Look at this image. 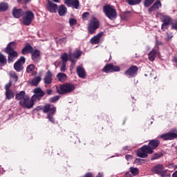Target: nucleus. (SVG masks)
Masks as SVG:
<instances>
[{"mask_svg":"<svg viewBox=\"0 0 177 177\" xmlns=\"http://www.w3.org/2000/svg\"><path fill=\"white\" fill-rule=\"evenodd\" d=\"M84 177H93V176H92V174H91V173H87V174L84 176Z\"/></svg>","mask_w":177,"mask_h":177,"instance_id":"55","label":"nucleus"},{"mask_svg":"<svg viewBox=\"0 0 177 177\" xmlns=\"http://www.w3.org/2000/svg\"><path fill=\"white\" fill-rule=\"evenodd\" d=\"M41 82V76H37L32 80V85L37 86Z\"/></svg>","mask_w":177,"mask_h":177,"instance_id":"32","label":"nucleus"},{"mask_svg":"<svg viewBox=\"0 0 177 177\" xmlns=\"http://www.w3.org/2000/svg\"><path fill=\"white\" fill-rule=\"evenodd\" d=\"M61 59L64 64H67V61L69 60L73 64H75V59L71 58V54H69L68 57L67 53H64L61 55Z\"/></svg>","mask_w":177,"mask_h":177,"instance_id":"15","label":"nucleus"},{"mask_svg":"<svg viewBox=\"0 0 177 177\" xmlns=\"http://www.w3.org/2000/svg\"><path fill=\"white\" fill-rule=\"evenodd\" d=\"M6 97L8 100H10L15 97V93L12 90H8L6 91Z\"/></svg>","mask_w":177,"mask_h":177,"instance_id":"30","label":"nucleus"},{"mask_svg":"<svg viewBox=\"0 0 177 177\" xmlns=\"http://www.w3.org/2000/svg\"><path fill=\"white\" fill-rule=\"evenodd\" d=\"M97 177H103V173H98Z\"/></svg>","mask_w":177,"mask_h":177,"instance_id":"58","label":"nucleus"},{"mask_svg":"<svg viewBox=\"0 0 177 177\" xmlns=\"http://www.w3.org/2000/svg\"><path fill=\"white\" fill-rule=\"evenodd\" d=\"M57 78L59 82H66L67 80V75L63 73H59L57 74Z\"/></svg>","mask_w":177,"mask_h":177,"instance_id":"27","label":"nucleus"},{"mask_svg":"<svg viewBox=\"0 0 177 177\" xmlns=\"http://www.w3.org/2000/svg\"><path fill=\"white\" fill-rule=\"evenodd\" d=\"M25 2L26 3L29 2V1L28 0H25Z\"/></svg>","mask_w":177,"mask_h":177,"instance_id":"64","label":"nucleus"},{"mask_svg":"<svg viewBox=\"0 0 177 177\" xmlns=\"http://www.w3.org/2000/svg\"><path fill=\"white\" fill-rule=\"evenodd\" d=\"M147 154H151V149L147 147V145L142 147L137 151L138 157H140L141 158H146L147 157Z\"/></svg>","mask_w":177,"mask_h":177,"instance_id":"9","label":"nucleus"},{"mask_svg":"<svg viewBox=\"0 0 177 177\" xmlns=\"http://www.w3.org/2000/svg\"><path fill=\"white\" fill-rule=\"evenodd\" d=\"M28 96V95H26V92L24 91H22L16 94L15 99L21 102V100H24V99H25Z\"/></svg>","mask_w":177,"mask_h":177,"instance_id":"24","label":"nucleus"},{"mask_svg":"<svg viewBox=\"0 0 177 177\" xmlns=\"http://www.w3.org/2000/svg\"><path fill=\"white\" fill-rule=\"evenodd\" d=\"M17 45L16 42H10L5 49L6 53L8 55V63L13 62L15 59H17V56H19L17 52L15 51Z\"/></svg>","mask_w":177,"mask_h":177,"instance_id":"1","label":"nucleus"},{"mask_svg":"<svg viewBox=\"0 0 177 177\" xmlns=\"http://www.w3.org/2000/svg\"><path fill=\"white\" fill-rule=\"evenodd\" d=\"M129 171L131 174L133 175V176H136V175H139V169L136 167H130Z\"/></svg>","mask_w":177,"mask_h":177,"instance_id":"34","label":"nucleus"},{"mask_svg":"<svg viewBox=\"0 0 177 177\" xmlns=\"http://www.w3.org/2000/svg\"><path fill=\"white\" fill-rule=\"evenodd\" d=\"M0 63L1 64H6V57H5V55H3V54L0 53Z\"/></svg>","mask_w":177,"mask_h":177,"instance_id":"37","label":"nucleus"},{"mask_svg":"<svg viewBox=\"0 0 177 177\" xmlns=\"http://www.w3.org/2000/svg\"><path fill=\"white\" fill-rule=\"evenodd\" d=\"M53 2H56L57 3H59L60 2V0H53Z\"/></svg>","mask_w":177,"mask_h":177,"instance_id":"60","label":"nucleus"},{"mask_svg":"<svg viewBox=\"0 0 177 177\" xmlns=\"http://www.w3.org/2000/svg\"><path fill=\"white\" fill-rule=\"evenodd\" d=\"M59 99H60V96L56 95V96L51 97L50 99V103H56V102H57V100H59Z\"/></svg>","mask_w":177,"mask_h":177,"instance_id":"39","label":"nucleus"},{"mask_svg":"<svg viewBox=\"0 0 177 177\" xmlns=\"http://www.w3.org/2000/svg\"><path fill=\"white\" fill-rule=\"evenodd\" d=\"M35 68V66H34V64H30V65L27 66L26 71H27V73H31V72H32V71Z\"/></svg>","mask_w":177,"mask_h":177,"instance_id":"40","label":"nucleus"},{"mask_svg":"<svg viewBox=\"0 0 177 177\" xmlns=\"http://www.w3.org/2000/svg\"><path fill=\"white\" fill-rule=\"evenodd\" d=\"M161 153H155L153 155L151 160H157L158 158H160V157H161Z\"/></svg>","mask_w":177,"mask_h":177,"instance_id":"44","label":"nucleus"},{"mask_svg":"<svg viewBox=\"0 0 177 177\" xmlns=\"http://www.w3.org/2000/svg\"><path fill=\"white\" fill-rule=\"evenodd\" d=\"M24 63H26V58L24 57H21V58H19L14 64L15 70H16V71H21Z\"/></svg>","mask_w":177,"mask_h":177,"instance_id":"14","label":"nucleus"},{"mask_svg":"<svg viewBox=\"0 0 177 177\" xmlns=\"http://www.w3.org/2000/svg\"><path fill=\"white\" fill-rule=\"evenodd\" d=\"M42 110L43 113H48L47 118H48L50 122L55 124V118H53V115H55V113H56V107L53 105L47 104L43 106Z\"/></svg>","mask_w":177,"mask_h":177,"instance_id":"3","label":"nucleus"},{"mask_svg":"<svg viewBox=\"0 0 177 177\" xmlns=\"http://www.w3.org/2000/svg\"><path fill=\"white\" fill-rule=\"evenodd\" d=\"M82 52L80 50H76L73 55H71V57H74V59H77V57H80L82 55Z\"/></svg>","mask_w":177,"mask_h":177,"instance_id":"38","label":"nucleus"},{"mask_svg":"<svg viewBox=\"0 0 177 177\" xmlns=\"http://www.w3.org/2000/svg\"><path fill=\"white\" fill-rule=\"evenodd\" d=\"M159 145H160V140H152L149 142L147 147H149V149H151V153H152L153 150H154V149H157V147H158Z\"/></svg>","mask_w":177,"mask_h":177,"instance_id":"19","label":"nucleus"},{"mask_svg":"<svg viewBox=\"0 0 177 177\" xmlns=\"http://www.w3.org/2000/svg\"><path fill=\"white\" fill-rule=\"evenodd\" d=\"M35 95L32 96V100L37 102V100H39L40 97H42L45 95V93L41 88H36L33 90Z\"/></svg>","mask_w":177,"mask_h":177,"instance_id":"12","label":"nucleus"},{"mask_svg":"<svg viewBox=\"0 0 177 177\" xmlns=\"http://www.w3.org/2000/svg\"><path fill=\"white\" fill-rule=\"evenodd\" d=\"M77 74L79 75L80 78L84 79L86 77V73H85V69L82 68V66H77Z\"/></svg>","mask_w":177,"mask_h":177,"instance_id":"21","label":"nucleus"},{"mask_svg":"<svg viewBox=\"0 0 177 177\" xmlns=\"http://www.w3.org/2000/svg\"><path fill=\"white\" fill-rule=\"evenodd\" d=\"M126 176H131V174L129 173H127Z\"/></svg>","mask_w":177,"mask_h":177,"instance_id":"61","label":"nucleus"},{"mask_svg":"<svg viewBox=\"0 0 177 177\" xmlns=\"http://www.w3.org/2000/svg\"><path fill=\"white\" fill-rule=\"evenodd\" d=\"M120 66H114L113 64H106L102 69V71L106 73L120 71Z\"/></svg>","mask_w":177,"mask_h":177,"instance_id":"11","label":"nucleus"},{"mask_svg":"<svg viewBox=\"0 0 177 177\" xmlns=\"http://www.w3.org/2000/svg\"><path fill=\"white\" fill-rule=\"evenodd\" d=\"M103 12L109 20H114L117 19V10H115L113 6L110 5L104 6Z\"/></svg>","mask_w":177,"mask_h":177,"instance_id":"4","label":"nucleus"},{"mask_svg":"<svg viewBox=\"0 0 177 177\" xmlns=\"http://www.w3.org/2000/svg\"><path fill=\"white\" fill-rule=\"evenodd\" d=\"M67 39L66 37L60 38L57 41V44H64L66 42Z\"/></svg>","mask_w":177,"mask_h":177,"instance_id":"45","label":"nucleus"},{"mask_svg":"<svg viewBox=\"0 0 177 177\" xmlns=\"http://www.w3.org/2000/svg\"><path fill=\"white\" fill-rule=\"evenodd\" d=\"M156 45H162V43L161 41H156Z\"/></svg>","mask_w":177,"mask_h":177,"instance_id":"56","label":"nucleus"},{"mask_svg":"<svg viewBox=\"0 0 177 177\" xmlns=\"http://www.w3.org/2000/svg\"><path fill=\"white\" fill-rule=\"evenodd\" d=\"M128 150V147H126L123 149V151H127Z\"/></svg>","mask_w":177,"mask_h":177,"instance_id":"59","label":"nucleus"},{"mask_svg":"<svg viewBox=\"0 0 177 177\" xmlns=\"http://www.w3.org/2000/svg\"><path fill=\"white\" fill-rule=\"evenodd\" d=\"M153 2H154V0H145L144 5L146 6V8H149V6H150Z\"/></svg>","mask_w":177,"mask_h":177,"instance_id":"41","label":"nucleus"},{"mask_svg":"<svg viewBox=\"0 0 177 177\" xmlns=\"http://www.w3.org/2000/svg\"><path fill=\"white\" fill-rule=\"evenodd\" d=\"M172 28L174 30H177V22H175L172 24Z\"/></svg>","mask_w":177,"mask_h":177,"instance_id":"52","label":"nucleus"},{"mask_svg":"<svg viewBox=\"0 0 177 177\" xmlns=\"http://www.w3.org/2000/svg\"><path fill=\"white\" fill-rule=\"evenodd\" d=\"M40 59L41 55L39 50H35V51H33L32 53V59L33 60V62L37 63V62H39Z\"/></svg>","mask_w":177,"mask_h":177,"instance_id":"22","label":"nucleus"},{"mask_svg":"<svg viewBox=\"0 0 177 177\" xmlns=\"http://www.w3.org/2000/svg\"><path fill=\"white\" fill-rule=\"evenodd\" d=\"M59 16H64L67 13V8L64 5H61L58 8Z\"/></svg>","mask_w":177,"mask_h":177,"instance_id":"28","label":"nucleus"},{"mask_svg":"<svg viewBox=\"0 0 177 177\" xmlns=\"http://www.w3.org/2000/svg\"><path fill=\"white\" fill-rule=\"evenodd\" d=\"M66 64H67L62 63V65L60 68V71H62V72L66 71Z\"/></svg>","mask_w":177,"mask_h":177,"instance_id":"47","label":"nucleus"},{"mask_svg":"<svg viewBox=\"0 0 177 177\" xmlns=\"http://www.w3.org/2000/svg\"><path fill=\"white\" fill-rule=\"evenodd\" d=\"M10 77H11L15 82H17V80H19V76H17V74L13 71L10 72Z\"/></svg>","mask_w":177,"mask_h":177,"instance_id":"35","label":"nucleus"},{"mask_svg":"<svg viewBox=\"0 0 177 177\" xmlns=\"http://www.w3.org/2000/svg\"><path fill=\"white\" fill-rule=\"evenodd\" d=\"M32 50V46H31V45L30 44H26L25 47L22 49L21 53L23 55H28V53H31Z\"/></svg>","mask_w":177,"mask_h":177,"instance_id":"23","label":"nucleus"},{"mask_svg":"<svg viewBox=\"0 0 177 177\" xmlns=\"http://www.w3.org/2000/svg\"><path fill=\"white\" fill-rule=\"evenodd\" d=\"M53 74H52V72H50V71H48L44 79V83L47 85L52 84V81L53 80Z\"/></svg>","mask_w":177,"mask_h":177,"instance_id":"17","label":"nucleus"},{"mask_svg":"<svg viewBox=\"0 0 177 177\" xmlns=\"http://www.w3.org/2000/svg\"><path fill=\"white\" fill-rule=\"evenodd\" d=\"M129 5H139L142 0H127Z\"/></svg>","mask_w":177,"mask_h":177,"instance_id":"36","label":"nucleus"},{"mask_svg":"<svg viewBox=\"0 0 177 177\" xmlns=\"http://www.w3.org/2000/svg\"><path fill=\"white\" fill-rule=\"evenodd\" d=\"M75 89V86L71 83L61 84L59 87L57 86V93L59 95H66L73 92Z\"/></svg>","mask_w":177,"mask_h":177,"instance_id":"2","label":"nucleus"},{"mask_svg":"<svg viewBox=\"0 0 177 177\" xmlns=\"http://www.w3.org/2000/svg\"><path fill=\"white\" fill-rule=\"evenodd\" d=\"M172 177H177V171L172 174Z\"/></svg>","mask_w":177,"mask_h":177,"instance_id":"57","label":"nucleus"},{"mask_svg":"<svg viewBox=\"0 0 177 177\" xmlns=\"http://www.w3.org/2000/svg\"><path fill=\"white\" fill-rule=\"evenodd\" d=\"M11 85H12V84H10V83L6 84V87H5L6 91H10V88Z\"/></svg>","mask_w":177,"mask_h":177,"instance_id":"48","label":"nucleus"},{"mask_svg":"<svg viewBox=\"0 0 177 177\" xmlns=\"http://www.w3.org/2000/svg\"><path fill=\"white\" fill-rule=\"evenodd\" d=\"M138 66H132L127 71L124 72L125 75L129 77V78H133V77H136L138 74Z\"/></svg>","mask_w":177,"mask_h":177,"instance_id":"10","label":"nucleus"},{"mask_svg":"<svg viewBox=\"0 0 177 177\" xmlns=\"http://www.w3.org/2000/svg\"><path fill=\"white\" fill-rule=\"evenodd\" d=\"M52 89H48L46 90V93L48 94V95H52Z\"/></svg>","mask_w":177,"mask_h":177,"instance_id":"54","label":"nucleus"},{"mask_svg":"<svg viewBox=\"0 0 177 177\" xmlns=\"http://www.w3.org/2000/svg\"><path fill=\"white\" fill-rule=\"evenodd\" d=\"M153 2H154V0H145L144 5L146 6V8H149V6H150Z\"/></svg>","mask_w":177,"mask_h":177,"instance_id":"42","label":"nucleus"},{"mask_svg":"<svg viewBox=\"0 0 177 177\" xmlns=\"http://www.w3.org/2000/svg\"><path fill=\"white\" fill-rule=\"evenodd\" d=\"M89 17V12H84L82 15V19L83 20H88V18Z\"/></svg>","mask_w":177,"mask_h":177,"instance_id":"46","label":"nucleus"},{"mask_svg":"<svg viewBox=\"0 0 177 177\" xmlns=\"http://www.w3.org/2000/svg\"><path fill=\"white\" fill-rule=\"evenodd\" d=\"M142 159L140 158H136L134 161V164H139V162H140Z\"/></svg>","mask_w":177,"mask_h":177,"instance_id":"53","label":"nucleus"},{"mask_svg":"<svg viewBox=\"0 0 177 177\" xmlns=\"http://www.w3.org/2000/svg\"><path fill=\"white\" fill-rule=\"evenodd\" d=\"M32 20H34V12L31 10L24 12L22 15V23L25 26H30Z\"/></svg>","mask_w":177,"mask_h":177,"instance_id":"6","label":"nucleus"},{"mask_svg":"<svg viewBox=\"0 0 177 177\" xmlns=\"http://www.w3.org/2000/svg\"><path fill=\"white\" fill-rule=\"evenodd\" d=\"M156 55H160V53L158 51H156V50L152 49V50L149 53V60L150 62H154Z\"/></svg>","mask_w":177,"mask_h":177,"instance_id":"26","label":"nucleus"},{"mask_svg":"<svg viewBox=\"0 0 177 177\" xmlns=\"http://www.w3.org/2000/svg\"><path fill=\"white\" fill-rule=\"evenodd\" d=\"M168 170L164 169L163 164H158L153 166L151 169V171L154 174H157V175H160L161 177H167L169 176V174H167Z\"/></svg>","mask_w":177,"mask_h":177,"instance_id":"5","label":"nucleus"},{"mask_svg":"<svg viewBox=\"0 0 177 177\" xmlns=\"http://www.w3.org/2000/svg\"><path fill=\"white\" fill-rule=\"evenodd\" d=\"M160 138L163 140H174V139H176L177 138V131L176 133L168 132L166 133H163L160 136Z\"/></svg>","mask_w":177,"mask_h":177,"instance_id":"13","label":"nucleus"},{"mask_svg":"<svg viewBox=\"0 0 177 177\" xmlns=\"http://www.w3.org/2000/svg\"><path fill=\"white\" fill-rule=\"evenodd\" d=\"M162 23H165V24H167L169 26L171 24V21H172V19L171 17L167 16V15H162L161 17Z\"/></svg>","mask_w":177,"mask_h":177,"instance_id":"29","label":"nucleus"},{"mask_svg":"<svg viewBox=\"0 0 177 177\" xmlns=\"http://www.w3.org/2000/svg\"><path fill=\"white\" fill-rule=\"evenodd\" d=\"M100 23L95 17H92L88 24L89 34H93L99 28Z\"/></svg>","mask_w":177,"mask_h":177,"instance_id":"7","label":"nucleus"},{"mask_svg":"<svg viewBox=\"0 0 177 177\" xmlns=\"http://www.w3.org/2000/svg\"><path fill=\"white\" fill-rule=\"evenodd\" d=\"M72 6L73 8H75V9H78V7L80 6V1H78V0H72L70 6Z\"/></svg>","mask_w":177,"mask_h":177,"instance_id":"31","label":"nucleus"},{"mask_svg":"<svg viewBox=\"0 0 177 177\" xmlns=\"http://www.w3.org/2000/svg\"><path fill=\"white\" fill-rule=\"evenodd\" d=\"M69 24L71 27H73V26H75V24H77V20L74 18L69 19Z\"/></svg>","mask_w":177,"mask_h":177,"instance_id":"43","label":"nucleus"},{"mask_svg":"<svg viewBox=\"0 0 177 177\" xmlns=\"http://www.w3.org/2000/svg\"><path fill=\"white\" fill-rule=\"evenodd\" d=\"M168 24H165L164 22H163V24H162V30H167V28H168Z\"/></svg>","mask_w":177,"mask_h":177,"instance_id":"50","label":"nucleus"},{"mask_svg":"<svg viewBox=\"0 0 177 177\" xmlns=\"http://www.w3.org/2000/svg\"><path fill=\"white\" fill-rule=\"evenodd\" d=\"M103 37V32H100L97 35L94 36L91 39V42L93 45H97V44L100 43V38Z\"/></svg>","mask_w":177,"mask_h":177,"instance_id":"18","label":"nucleus"},{"mask_svg":"<svg viewBox=\"0 0 177 177\" xmlns=\"http://www.w3.org/2000/svg\"><path fill=\"white\" fill-rule=\"evenodd\" d=\"M43 73H44V71H41V72L39 73V75H42Z\"/></svg>","mask_w":177,"mask_h":177,"instance_id":"62","label":"nucleus"},{"mask_svg":"<svg viewBox=\"0 0 177 177\" xmlns=\"http://www.w3.org/2000/svg\"><path fill=\"white\" fill-rule=\"evenodd\" d=\"M23 0H17V2L19 3H20V2H21Z\"/></svg>","mask_w":177,"mask_h":177,"instance_id":"63","label":"nucleus"},{"mask_svg":"<svg viewBox=\"0 0 177 177\" xmlns=\"http://www.w3.org/2000/svg\"><path fill=\"white\" fill-rule=\"evenodd\" d=\"M24 12L23 11V9H17L16 8H14L12 10V16L15 17V19H19L20 16H23Z\"/></svg>","mask_w":177,"mask_h":177,"instance_id":"20","label":"nucleus"},{"mask_svg":"<svg viewBox=\"0 0 177 177\" xmlns=\"http://www.w3.org/2000/svg\"><path fill=\"white\" fill-rule=\"evenodd\" d=\"M9 8V5L7 3H0V12H5Z\"/></svg>","mask_w":177,"mask_h":177,"instance_id":"33","label":"nucleus"},{"mask_svg":"<svg viewBox=\"0 0 177 177\" xmlns=\"http://www.w3.org/2000/svg\"><path fill=\"white\" fill-rule=\"evenodd\" d=\"M71 1L72 0H65L64 3L67 5V6H70V5H71Z\"/></svg>","mask_w":177,"mask_h":177,"instance_id":"51","label":"nucleus"},{"mask_svg":"<svg viewBox=\"0 0 177 177\" xmlns=\"http://www.w3.org/2000/svg\"><path fill=\"white\" fill-rule=\"evenodd\" d=\"M126 160H127V161H129L131 160H132V158H133V156L132 155H127L125 156Z\"/></svg>","mask_w":177,"mask_h":177,"instance_id":"49","label":"nucleus"},{"mask_svg":"<svg viewBox=\"0 0 177 177\" xmlns=\"http://www.w3.org/2000/svg\"><path fill=\"white\" fill-rule=\"evenodd\" d=\"M34 102L35 101L32 100V97L30 100V97L28 95L27 97H25L24 100L19 101V105L24 109H32L34 106Z\"/></svg>","mask_w":177,"mask_h":177,"instance_id":"8","label":"nucleus"},{"mask_svg":"<svg viewBox=\"0 0 177 177\" xmlns=\"http://www.w3.org/2000/svg\"><path fill=\"white\" fill-rule=\"evenodd\" d=\"M48 10L50 12V13H56L57 11V9H59V7L57 6V4L54 3L52 1H48L47 4Z\"/></svg>","mask_w":177,"mask_h":177,"instance_id":"16","label":"nucleus"},{"mask_svg":"<svg viewBox=\"0 0 177 177\" xmlns=\"http://www.w3.org/2000/svg\"><path fill=\"white\" fill-rule=\"evenodd\" d=\"M160 8H161V1H160L159 0H158L157 1H156L153 5L149 9V12L151 13V12H153V10H156L157 9H160Z\"/></svg>","mask_w":177,"mask_h":177,"instance_id":"25","label":"nucleus"}]
</instances>
